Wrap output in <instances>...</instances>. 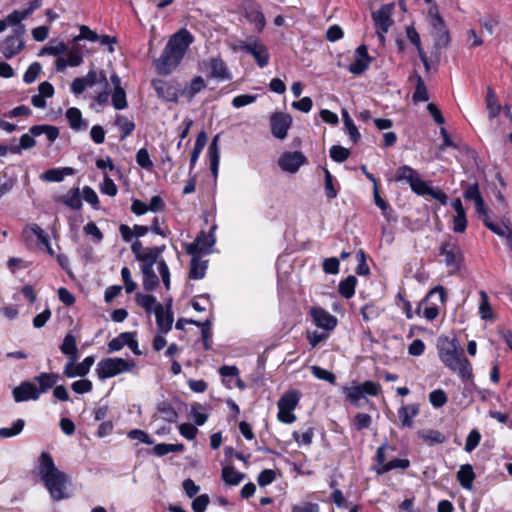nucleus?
Wrapping results in <instances>:
<instances>
[{"instance_id":"5fc2aeb1","label":"nucleus","mask_w":512,"mask_h":512,"mask_svg":"<svg viewBox=\"0 0 512 512\" xmlns=\"http://www.w3.org/2000/svg\"><path fill=\"white\" fill-rule=\"evenodd\" d=\"M370 63V60L355 58V60L348 66V71L354 75H360L369 68Z\"/></svg>"},{"instance_id":"3c124183","label":"nucleus","mask_w":512,"mask_h":512,"mask_svg":"<svg viewBox=\"0 0 512 512\" xmlns=\"http://www.w3.org/2000/svg\"><path fill=\"white\" fill-rule=\"evenodd\" d=\"M42 71V66L39 62H33L25 71L23 81L26 84L33 83Z\"/></svg>"},{"instance_id":"49530a36","label":"nucleus","mask_w":512,"mask_h":512,"mask_svg":"<svg viewBox=\"0 0 512 512\" xmlns=\"http://www.w3.org/2000/svg\"><path fill=\"white\" fill-rule=\"evenodd\" d=\"M343 393L346 396V400L355 406H358L360 399L364 398L360 385L343 387Z\"/></svg>"},{"instance_id":"8fccbe9b","label":"nucleus","mask_w":512,"mask_h":512,"mask_svg":"<svg viewBox=\"0 0 512 512\" xmlns=\"http://www.w3.org/2000/svg\"><path fill=\"white\" fill-rule=\"evenodd\" d=\"M112 105L117 110H122L127 107L126 92L123 88L114 89L112 93Z\"/></svg>"},{"instance_id":"5701e85b","label":"nucleus","mask_w":512,"mask_h":512,"mask_svg":"<svg viewBox=\"0 0 512 512\" xmlns=\"http://www.w3.org/2000/svg\"><path fill=\"white\" fill-rule=\"evenodd\" d=\"M65 116L69 122V126L71 129H73L75 131H81V130L87 129L88 123L86 120H84L82 118V113L78 108H76V107L68 108Z\"/></svg>"},{"instance_id":"412c9836","label":"nucleus","mask_w":512,"mask_h":512,"mask_svg":"<svg viewBox=\"0 0 512 512\" xmlns=\"http://www.w3.org/2000/svg\"><path fill=\"white\" fill-rule=\"evenodd\" d=\"M476 475L473 470L472 465L470 464H464L461 465L457 474L456 478L459 484L467 490H471L473 488V481L475 479Z\"/></svg>"},{"instance_id":"2f4dec72","label":"nucleus","mask_w":512,"mask_h":512,"mask_svg":"<svg viewBox=\"0 0 512 512\" xmlns=\"http://www.w3.org/2000/svg\"><path fill=\"white\" fill-rule=\"evenodd\" d=\"M357 284V278L353 275H349L344 280L340 281L338 285V291L345 299H350L355 294V287Z\"/></svg>"},{"instance_id":"79ce46f5","label":"nucleus","mask_w":512,"mask_h":512,"mask_svg":"<svg viewBox=\"0 0 512 512\" xmlns=\"http://www.w3.org/2000/svg\"><path fill=\"white\" fill-rule=\"evenodd\" d=\"M480 295V305H479V313L483 320L493 319L494 314L492 311V307L489 303V298L487 293L484 290L479 292Z\"/></svg>"},{"instance_id":"680f3d73","label":"nucleus","mask_w":512,"mask_h":512,"mask_svg":"<svg viewBox=\"0 0 512 512\" xmlns=\"http://www.w3.org/2000/svg\"><path fill=\"white\" fill-rule=\"evenodd\" d=\"M71 388L75 393L85 394V393H89L92 391L93 384L88 379H81V380H77V381L73 382L71 384Z\"/></svg>"},{"instance_id":"cd10ccee","label":"nucleus","mask_w":512,"mask_h":512,"mask_svg":"<svg viewBox=\"0 0 512 512\" xmlns=\"http://www.w3.org/2000/svg\"><path fill=\"white\" fill-rule=\"evenodd\" d=\"M485 104L489 118H495L500 114L502 106L498 101L496 93L490 86L487 87Z\"/></svg>"},{"instance_id":"37998d69","label":"nucleus","mask_w":512,"mask_h":512,"mask_svg":"<svg viewBox=\"0 0 512 512\" xmlns=\"http://www.w3.org/2000/svg\"><path fill=\"white\" fill-rule=\"evenodd\" d=\"M184 445L182 443L178 444H167V443H159L153 447V453L162 457L171 452H182L184 450Z\"/></svg>"},{"instance_id":"c03bdc74","label":"nucleus","mask_w":512,"mask_h":512,"mask_svg":"<svg viewBox=\"0 0 512 512\" xmlns=\"http://www.w3.org/2000/svg\"><path fill=\"white\" fill-rule=\"evenodd\" d=\"M115 125L120 129V131L122 133L121 140H124L135 129L134 122L122 115H117L116 120H115Z\"/></svg>"},{"instance_id":"423d86ee","label":"nucleus","mask_w":512,"mask_h":512,"mask_svg":"<svg viewBox=\"0 0 512 512\" xmlns=\"http://www.w3.org/2000/svg\"><path fill=\"white\" fill-rule=\"evenodd\" d=\"M26 29L24 25H19L13 29V34L7 36L0 42V52L6 59H11L19 54L25 46L23 35Z\"/></svg>"},{"instance_id":"7ed1b4c3","label":"nucleus","mask_w":512,"mask_h":512,"mask_svg":"<svg viewBox=\"0 0 512 512\" xmlns=\"http://www.w3.org/2000/svg\"><path fill=\"white\" fill-rule=\"evenodd\" d=\"M39 474L54 501H60L70 497L67 491L69 477L58 470L52 456L48 452H42L39 457Z\"/></svg>"},{"instance_id":"f704fd0d","label":"nucleus","mask_w":512,"mask_h":512,"mask_svg":"<svg viewBox=\"0 0 512 512\" xmlns=\"http://www.w3.org/2000/svg\"><path fill=\"white\" fill-rule=\"evenodd\" d=\"M342 119L350 139L353 143H357L360 140L361 135L346 109H342Z\"/></svg>"},{"instance_id":"a878e982","label":"nucleus","mask_w":512,"mask_h":512,"mask_svg":"<svg viewBox=\"0 0 512 512\" xmlns=\"http://www.w3.org/2000/svg\"><path fill=\"white\" fill-rule=\"evenodd\" d=\"M219 135H215L208 147V156L210 160V170L212 174L216 177L218 173L219 161H220V151H219Z\"/></svg>"},{"instance_id":"20e7f679","label":"nucleus","mask_w":512,"mask_h":512,"mask_svg":"<svg viewBox=\"0 0 512 512\" xmlns=\"http://www.w3.org/2000/svg\"><path fill=\"white\" fill-rule=\"evenodd\" d=\"M429 15L431 17L430 23L433 27L434 35V46L432 54L435 55L437 60H439L441 50L448 47L450 43V34L446 28L442 16L437 11L436 4H434V6L429 9Z\"/></svg>"},{"instance_id":"6e6d98bb","label":"nucleus","mask_w":512,"mask_h":512,"mask_svg":"<svg viewBox=\"0 0 512 512\" xmlns=\"http://www.w3.org/2000/svg\"><path fill=\"white\" fill-rule=\"evenodd\" d=\"M447 395L442 389L433 390L429 394V401L435 408H441L447 402Z\"/></svg>"},{"instance_id":"0eeeda50","label":"nucleus","mask_w":512,"mask_h":512,"mask_svg":"<svg viewBox=\"0 0 512 512\" xmlns=\"http://www.w3.org/2000/svg\"><path fill=\"white\" fill-rule=\"evenodd\" d=\"M241 51L251 54L259 67L264 68L269 63V52L267 47L258 39L250 38L241 42L239 45Z\"/></svg>"},{"instance_id":"f03ea898","label":"nucleus","mask_w":512,"mask_h":512,"mask_svg":"<svg viewBox=\"0 0 512 512\" xmlns=\"http://www.w3.org/2000/svg\"><path fill=\"white\" fill-rule=\"evenodd\" d=\"M437 350L442 363L452 372L457 373L462 381L465 382L473 377L471 362L463 355V349L456 338L439 336Z\"/></svg>"},{"instance_id":"393cba45","label":"nucleus","mask_w":512,"mask_h":512,"mask_svg":"<svg viewBox=\"0 0 512 512\" xmlns=\"http://www.w3.org/2000/svg\"><path fill=\"white\" fill-rule=\"evenodd\" d=\"M74 169L71 167L52 168L41 174L40 178L47 182H61L65 176L73 175Z\"/></svg>"},{"instance_id":"c9c22d12","label":"nucleus","mask_w":512,"mask_h":512,"mask_svg":"<svg viewBox=\"0 0 512 512\" xmlns=\"http://www.w3.org/2000/svg\"><path fill=\"white\" fill-rule=\"evenodd\" d=\"M438 295L439 296V301L440 303H444L447 299V293H446V290L443 286H436L434 287L433 289H431L427 295L419 302L417 308H416V313L417 314H420L421 313V309L423 307L424 304L428 303L430 301L431 298H433L434 296Z\"/></svg>"},{"instance_id":"7c9ffc66","label":"nucleus","mask_w":512,"mask_h":512,"mask_svg":"<svg viewBox=\"0 0 512 512\" xmlns=\"http://www.w3.org/2000/svg\"><path fill=\"white\" fill-rule=\"evenodd\" d=\"M58 201L73 210L81 209L82 201L80 197V189L78 187L71 189L66 195L59 197Z\"/></svg>"},{"instance_id":"13d9d810","label":"nucleus","mask_w":512,"mask_h":512,"mask_svg":"<svg viewBox=\"0 0 512 512\" xmlns=\"http://www.w3.org/2000/svg\"><path fill=\"white\" fill-rule=\"evenodd\" d=\"M311 371L312 374L320 380H325L331 384H335L336 382V376L332 372L325 370L319 366H312Z\"/></svg>"},{"instance_id":"c85d7f7f","label":"nucleus","mask_w":512,"mask_h":512,"mask_svg":"<svg viewBox=\"0 0 512 512\" xmlns=\"http://www.w3.org/2000/svg\"><path fill=\"white\" fill-rule=\"evenodd\" d=\"M189 278L194 280L202 279L206 274L207 261H201L200 255H191Z\"/></svg>"},{"instance_id":"ea45409f","label":"nucleus","mask_w":512,"mask_h":512,"mask_svg":"<svg viewBox=\"0 0 512 512\" xmlns=\"http://www.w3.org/2000/svg\"><path fill=\"white\" fill-rule=\"evenodd\" d=\"M157 411L161 414L163 420L168 423H175L178 419V413L171 404L163 401L157 405Z\"/></svg>"},{"instance_id":"c756f323","label":"nucleus","mask_w":512,"mask_h":512,"mask_svg":"<svg viewBox=\"0 0 512 512\" xmlns=\"http://www.w3.org/2000/svg\"><path fill=\"white\" fill-rule=\"evenodd\" d=\"M29 132L33 136H40L45 134L51 143H53L59 137V128L48 124L34 125L29 128Z\"/></svg>"},{"instance_id":"4c0bfd02","label":"nucleus","mask_w":512,"mask_h":512,"mask_svg":"<svg viewBox=\"0 0 512 512\" xmlns=\"http://www.w3.org/2000/svg\"><path fill=\"white\" fill-rule=\"evenodd\" d=\"M136 303L145 309L147 313L155 312L157 302L155 296L151 294L137 293L135 297Z\"/></svg>"},{"instance_id":"f8f14e48","label":"nucleus","mask_w":512,"mask_h":512,"mask_svg":"<svg viewBox=\"0 0 512 512\" xmlns=\"http://www.w3.org/2000/svg\"><path fill=\"white\" fill-rule=\"evenodd\" d=\"M243 10L246 19L255 25L257 32H262L266 25V19L261 6L256 0H244Z\"/></svg>"},{"instance_id":"9d476101","label":"nucleus","mask_w":512,"mask_h":512,"mask_svg":"<svg viewBox=\"0 0 512 512\" xmlns=\"http://www.w3.org/2000/svg\"><path fill=\"white\" fill-rule=\"evenodd\" d=\"M439 254L444 257V261L447 267L453 269V271H459L463 255L460 247L451 241H444L439 247Z\"/></svg>"},{"instance_id":"864d4df0","label":"nucleus","mask_w":512,"mask_h":512,"mask_svg":"<svg viewBox=\"0 0 512 512\" xmlns=\"http://www.w3.org/2000/svg\"><path fill=\"white\" fill-rule=\"evenodd\" d=\"M121 340H123L124 346L127 345L135 355H141V351L138 348V342L136 340V332L121 333Z\"/></svg>"},{"instance_id":"a19ab883","label":"nucleus","mask_w":512,"mask_h":512,"mask_svg":"<svg viewBox=\"0 0 512 512\" xmlns=\"http://www.w3.org/2000/svg\"><path fill=\"white\" fill-rule=\"evenodd\" d=\"M410 466V461L408 459H393L389 462H387L385 465L379 468H375V471L377 474L382 475L385 474L393 469L400 468V469H407Z\"/></svg>"},{"instance_id":"a211bd4d","label":"nucleus","mask_w":512,"mask_h":512,"mask_svg":"<svg viewBox=\"0 0 512 512\" xmlns=\"http://www.w3.org/2000/svg\"><path fill=\"white\" fill-rule=\"evenodd\" d=\"M14 401L17 403L25 402L29 400H38L36 385L30 381H23L12 390Z\"/></svg>"},{"instance_id":"473e14b6","label":"nucleus","mask_w":512,"mask_h":512,"mask_svg":"<svg viewBox=\"0 0 512 512\" xmlns=\"http://www.w3.org/2000/svg\"><path fill=\"white\" fill-rule=\"evenodd\" d=\"M419 176V173L408 165H402L397 168L395 174L396 181H406L411 186L414 183V179Z\"/></svg>"},{"instance_id":"052dcab7","label":"nucleus","mask_w":512,"mask_h":512,"mask_svg":"<svg viewBox=\"0 0 512 512\" xmlns=\"http://www.w3.org/2000/svg\"><path fill=\"white\" fill-rule=\"evenodd\" d=\"M68 51V46L64 42H59L55 46H45L41 49L39 55L58 56Z\"/></svg>"},{"instance_id":"338daca9","label":"nucleus","mask_w":512,"mask_h":512,"mask_svg":"<svg viewBox=\"0 0 512 512\" xmlns=\"http://www.w3.org/2000/svg\"><path fill=\"white\" fill-rule=\"evenodd\" d=\"M276 478V473L272 469H264L257 477V482L260 487H265L271 484Z\"/></svg>"},{"instance_id":"de8ad7c7","label":"nucleus","mask_w":512,"mask_h":512,"mask_svg":"<svg viewBox=\"0 0 512 512\" xmlns=\"http://www.w3.org/2000/svg\"><path fill=\"white\" fill-rule=\"evenodd\" d=\"M25 426V421L23 419L16 420L11 428H0V437L1 438H10L16 435H19Z\"/></svg>"},{"instance_id":"58836bf2","label":"nucleus","mask_w":512,"mask_h":512,"mask_svg":"<svg viewBox=\"0 0 512 512\" xmlns=\"http://www.w3.org/2000/svg\"><path fill=\"white\" fill-rule=\"evenodd\" d=\"M299 402V396L296 392H286L278 401V409L294 410Z\"/></svg>"},{"instance_id":"69168bd1","label":"nucleus","mask_w":512,"mask_h":512,"mask_svg":"<svg viewBox=\"0 0 512 512\" xmlns=\"http://www.w3.org/2000/svg\"><path fill=\"white\" fill-rule=\"evenodd\" d=\"M100 191L108 196H115L118 192L116 184L107 174L104 175V181L100 185Z\"/></svg>"},{"instance_id":"72a5a7b5","label":"nucleus","mask_w":512,"mask_h":512,"mask_svg":"<svg viewBox=\"0 0 512 512\" xmlns=\"http://www.w3.org/2000/svg\"><path fill=\"white\" fill-rule=\"evenodd\" d=\"M244 477V473L236 471L232 466H227L222 469V479L228 485L236 486Z\"/></svg>"},{"instance_id":"9b49d317","label":"nucleus","mask_w":512,"mask_h":512,"mask_svg":"<svg viewBox=\"0 0 512 512\" xmlns=\"http://www.w3.org/2000/svg\"><path fill=\"white\" fill-rule=\"evenodd\" d=\"M292 125V117L288 113L274 112L270 116L271 134L277 139H285Z\"/></svg>"},{"instance_id":"f3484780","label":"nucleus","mask_w":512,"mask_h":512,"mask_svg":"<svg viewBox=\"0 0 512 512\" xmlns=\"http://www.w3.org/2000/svg\"><path fill=\"white\" fill-rule=\"evenodd\" d=\"M172 299L170 298L166 303V312L162 304L156 305L155 316L158 329L161 333L166 334L172 327L173 314L171 311Z\"/></svg>"},{"instance_id":"f257e3e1","label":"nucleus","mask_w":512,"mask_h":512,"mask_svg":"<svg viewBox=\"0 0 512 512\" xmlns=\"http://www.w3.org/2000/svg\"><path fill=\"white\" fill-rule=\"evenodd\" d=\"M193 42V36L186 29H181L168 40L160 57L154 61L159 75L167 76L182 61L188 47Z\"/></svg>"},{"instance_id":"39448f33","label":"nucleus","mask_w":512,"mask_h":512,"mask_svg":"<svg viewBox=\"0 0 512 512\" xmlns=\"http://www.w3.org/2000/svg\"><path fill=\"white\" fill-rule=\"evenodd\" d=\"M135 366L136 363L134 360L118 357L105 358L98 362L96 373L100 380H105L121 373L132 371Z\"/></svg>"},{"instance_id":"bf43d9fd","label":"nucleus","mask_w":512,"mask_h":512,"mask_svg":"<svg viewBox=\"0 0 512 512\" xmlns=\"http://www.w3.org/2000/svg\"><path fill=\"white\" fill-rule=\"evenodd\" d=\"M479 217L482 219L486 228L492 231L494 234L498 236H505V230L501 228L497 223L491 221L488 210L485 211V214H480Z\"/></svg>"},{"instance_id":"2eb2a0df","label":"nucleus","mask_w":512,"mask_h":512,"mask_svg":"<svg viewBox=\"0 0 512 512\" xmlns=\"http://www.w3.org/2000/svg\"><path fill=\"white\" fill-rule=\"evenodd\" d=\"M310 316L318 328L327 332L334 330L338 323V319L322 307H312Z\"/></svg>"},{"instance_id":"e433bc0d","label":"nucleus","mask_w":512,"mask_h":512,"mask_svg":"<svg viewBox=\"0 0 512 512\" xmlns=\"http://www.w3.org/2000/svg\"><path fill=\"white\" fill-rule=\"evenodd\" d=\"M415 78H416V86H415V91L412 96L413 102L418 103V102L428 101L429 96H428L427 88H426L423 78L417 73L415 74Z\"/></svg>"},{"instance_id":"aec40b11","label":"nucleus","mask_w":512,"mask_h":512,"mask_svg":"<svg viewBox=\"0 0 512 512\" xmlns=\"http://www.w3.org/2000/svg\"><path fill=\"white\" fill-rule=\"evenodd\" d=\"M59 380V375L54 372H42L39 375L34 377V381L38 383V387L36 386V390L38 393V396L40 397L41 394L46 393L51 388H54L56 383Z\"/></svg>"},{"instance_id":"b1692460","label":"nucleus","mask_w":512,"mask_h":512,"mask_svg":"<svg viewBox=\"0 0 512 512\" xmlns=\"http://www.w3.org/2000/svg\"><path fill=\"white\" fill-rule=\"evenodd\" d=\"M60 351L68 357V360H78L79 353L76 338L73 334L67 333L60 345Z\"/></svg>"},{"instance_id":"dca6fc26","label":"nucleus","mask_w":512,"mask_h":512,"mask_svg":"<svg viewBox=\"0 0 512 512\" xmlns=\"http://www.w3.org/2000/svg\"><path fill=\"white\" fill-rule=\"evenodd\" d=\"M94 357L88 356L79 364H76L77 360H68L63 369V375L67 378L85 377L92 365L94 364Z\"/></svg>"},{"instance_id":"bb28decb","label":"nucleus","mask_w":512,"mask_h":512,"mask_svg":"<svg viewBox=\"0 0 512 512\" xmlns=\"http://www.w3.org/2000/svg\"><path fill=\"white\" fill-rule=\"evenodd\" d=\"M206 87V83L201 76H195L190 83L180 91V95L192 100L200 91Z\"/></svg>"},{"instance_id":"603ef678","label":"nucleus","mask_w":512,"mask_h":512,"mask_svg":"<svg viewBox=\"0 0 512 512\" xmlns=\"http://www.w3.org/2000/svg\"><path fill=\"white\" fill-rule=\"evenodd\" d=\"M136 163L143 169L151 170L153 162L146 148H141L136 153Z\"/></svg>"},{"instance_id":"0e129e2a","label":"nucleus","mask_w":512,"mask_h":512,"mask_svg":"<svg viewBox=\"0 0 512 512\" xmlns=\"http://www.w3.org/2000/svg\"><path fill=\"white\" fill-rule=\"evenodd\" d=\"M361 315L365 322H369L380 316L379 309L373 304H366L361 308Z\"/></svg>"},{"instance_id":"09e8293b","label":"nucleus","mask_w":512,"mask_h":512,"mask_svg":"<svg viewBox=\"0 0 512 512\" xmlns=\"http://www.w3.org/2000/svg\"><path fill=\"white\" fill-rule=\"evenodd\" d=\"M329 153L332 160L338 163L346 161L350 156V150L340 145L332 146Z\"/></svg>"},{"instance_id":"e2e57ef3","label":"nucleus","mask_w":512,"mask_h":512,"mask_svg":"<svg viewBox=\"0 0 512 512\" xmlns=\"http://www.w3.org/2000/svg\"><path fill=\"white\" fill-rule=\"evenodd\" d=\"M406 36L408 40L415 46L417 52L424 50L421 44L420 35L416 31L414 25H409L406 27Z\"/></svg>"},{"instance_id":"6ab92c4d","label":"nucleus","mask_w":512,"mask_h":512,"mask_svg":"<svg viewBox=\"0 0 512 512\" xmlns=\"http://www.w3.org/2000/svg\"><path fill=\"white\" fill-rule=\"evenodd\" d=\"M372 17L377 29H380L382 33H387L390 26L393 24V20L391 19V9L387 5H384L376 12H373Z\"/></svg>"},{"instance_id":"a18cd8bd","label":"nucleus","mask_w":512,"mask_h":512,"mask_svg":"<svg viewBox=\"0 0 512 512\" xmlns=\"http://www.w3.org/2000/svg\"><path fill=\"white\" fill-rule=\"evenodd\" d=\"M418 436L430 445L444 443L446 439L441 432L433 429L419 431Z\"/></svg>"},{"instance_id":"ddd939ff","label":"nucleus","mask_w":512,"mask_h":512,"mask_svg":"<svg viewBox=\"0 0 512 512\" xmlns=\"http://www.w3.org/2000/svg\"><path fill=\"white\" fill-rule=\"evenodd\" d=\"M151 86L155 90L157 97L166 102H178L180 91L172 82H168L162 79H153Z\"/></svg>"},{"instance_id":"6e6552de","label":"nucleus","mask_w":512,"mask_h":512,"mask_svg":"<svg viewBox=\"0 0 512 512\" xmlns=\"http://www.w3.org/2000/svg\"><path fill=\"white\" fill-rule=\"evenodd\" d=\"M215 228L216 227L213 226L209 233L201 231L192 243H189L185 246L186 253L188 255L209 254L211 252L212 246L216 241L213 233Z\"/></svg>"},{"instance_id":"4468645a","label":"nucleus","mask_w":512,"mask_h":512,"mask_svg":"<svg viewBox=\"0 0 512 512\" xmlns=\"http://www.w3.org/2000/svg\"><path fill=\"white\" fill-rule=\"evenodd\" d=\"M306 163L307 158L301 151L284 152L278 159L279 167L289 173H296Z\"/></svg>"},{"instance_id":"774afa93","label":"nucleus","mask_w":512,"mask_h":512,"mask_svg":"<svg viewBox=\"0 0 512 512\" xmlns=\"http://www.w3.org/2000/svg\"><path fill=\"white\" fill-rule=\"evenodd\" d=\"M209 502L210 499L207 494L199 495L192 501V510L194 512H205Z\"/></svg>"},{"instance_id":"4d7b16f0","label":"nucleus","mask_w":512,"mask_h":512,"mask_svg":"<svg viewBox=\"0 0 512 512\" xmlns=\"http://www.w3.org/2000/svg\"><path fill=\"white\" fill-rule=\"evenodd\" d=\"M480 441V432L477 429L471 430L466 438L465 451L468 453L472 452L479 445Z\"/></svg>"},{"instance_id":"4be33fe9","label":"nucleus","mask_w":512,"mask_h":512,"mask_svg":"<svg viewBox=\"0 0 512 512\" xmlns=\"http://www.w3.org/2000/svg\"><path fill=\"white\" fill-rule=\"evenodd\" d=\"M419 414V404L402 405L398 410V416L404 427L413 428V418Z\"/></svg>"},{"instance_id":"1a4fd4ad","label":"nucleus","mask_w":512,"mask_h":512,"mask_svg":"<svg viewBox=\"0 0 512 512\" xmlns=\"http://www.w3.org/2000/svg\"><path fill=\"white\" fill-rule=\"evenodd\" d=\"M199 65L201 71H209L207 74L208 78L218 80H231L232 78L226 63L220 57H211L208 60H203Z\"/></svg>"}]
</instances>
